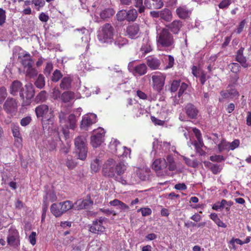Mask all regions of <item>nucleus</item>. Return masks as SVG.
I'll list each match as a JSON object with an SVG mask.
<instances>
[{
    "mask_svg": "<svg viewBox=\"0 0 251 251\" xmlns=\"http://www.w3.org/2000/svg\"><path fill=\"white\" fill-rule=\"evenodd\" d=\"M37 118H41L44 130H53L54 126L53 111L46 104H41L35 109Z\"/></svg>",
    "mask_w": 251,
    "mask_h": 251,
    "instance_id": "1",
    "label": "nucleus"
},
{
    "mask_svg": "<svg viewBox=\"0 0 251 251\" xmlns=\"http://www.w3.org/2000/svg\"><path fill=\"white\" fill-rule=\"evenodd\" d=\"M152 168L158 176H162L169 174V171H175L176 166L174 157L172 155H168L166 159L159 158L155 160Z\"/></svg>",
    "mask_w": 251,
    "mask_h": 251,
    "instance_id": "2",
    "label": "nucleus"
},
{
    "mask_svg": "<svg viewBox=\"0 0 251 251\" xmlns=\"http://www.w3.org/2000/svg\"><path fill=\"white\" fill-rule=\"evenodd\" d=\"M156 31V42L158 46L162 48H174V36L168 29L163 28L159 31V29L157 28Z\"/></svg>",
    "mask_w": 251,
    "mask_h": 251,
    "instance_id": "3",
    "label": "nucleus"
},
{
    "mask_svg": "<svg viewBox=\"0 0 251 251\" xmlns=\"http://www.w3.org/2000/svg\"><path fill=\"white\" fill-rule=\"evenodd\" d=\"M114 29L109 24H105L101 26L98 32V39L101 43L110 44L114 40Z\"/></svg>",
    "mask_w": 251,
    "mask_h": 251,
    "instance_id": "4",
    "label": "nucleus"
},
{
    "mask_svg": "<svg viewBox=\"0 0 251 251\" xmlns=\"http://www.w3.org/2000/svg\"><path fill=\"white\" fill-rule=\"evenodd\" d=\"M18 58L25 71L26 75L32 77L37 75V71L33 68L34 61L29 53L24 52L23 55L19 56Z\"/></svg>",
    "mask_w": 251,
    "mask_h": 251,
    "instance_id": "5",
    "label": "nucleus"
},
{
    "mask_svg": "<svg viewBox=\"0 0 251 251\" xmlns=\"http://www.w3.org/2000/svg\"><path fill=\"white\" fill-rule=\"evenodd\" d=\"M34 93L35 92L33 85L31 83L26 84L25 88L23 89L20 93V97L23 100V106H26L30 104L31 100L34 96Z\"/></svg>",
    "mask_w": 251,
    "mask_h": 251,
    "instance_id": "6",
    "label": "nucleus"
},
{
    "mask_svg": "<svg viewBox=\"0 0 251 251\" xmlns=\"http://www.w3.org/2000/svg\"><path fill=\"white\" fill-rule=\"evenodd\" d=\"M116 161L112 158L107 160L102 165V172L104 176L117 179L115 172Z\"/></svg>",
    "mask_w": 251,
    "mask_h": 251,
    "instance_id": "7",
    "label": "nucleus"
},
{
    "mask_svg": "<svg viewBox=\"0 0 251 251\" xmlns=\"http://www.w3.org/2000/svg\"><path fill=\"white\" fill-rule=\"evenodd\" d=\"M220 97L219 101L223 102L226 100H232L234 99H237L239 97V93L234 88H228L222 90L220 92Z\"/></svg>",
    "mask_w": 251,
    "mask_h": 251,
    "instance_id": "8",
    "label": "nucleus"
},
{
    "mask_svg": "<svg viewBox=\"0 0 251 251\" xmlns=\"http://www.w3.org/2000/svg\"><path fill=\"white\" fill-rule=\"evenodd\" d=\"M104 134V130L101 127L94 130L93 135L91 137L90 142L93 148H96L100 145L103 141Z\"/></svg>",
    "mask_w": 251,
    "mask_h": 251,
    "instance_id": "9",
    "label": "nucleus"
},
{
    "mask_svg": "<svg viewBox=\"0 0 251 251\" xmlns=\"http://www.w3.org/2000/svg\"><path fill=\"white\" fill-rule=\"evenodd\" d=\"M153 150L151 153H153L155 155L158 152L157 150H161L162 151L167 152L171 150L172 151H175L176 148L174 146L171 147L169 142L159 141L158 140L154 141L152 143Z\"/></svg>",
    "mask_w": 251,
    "mask_h": 251,
    "instance_id": "10",
    "label": "nucleus"
},
{
    "mask_svg": "<svg viewBox=\"0 0 251 251\" xmlns=\"http://www.w3.org/2000/svg\"><path fill=\"white\" fill-rule=\"evenodd\" d=\"M97 122V115L93 114H87L82 117L80 128L81 129L87 130L88 128Z\"/></svg>",
    "mask_w": 251,
    "mask_h": 251,
    "instance_id": "11",
    "label": "nucleus"
},
{
    "mask_svg": "<svg viewBox=\"0 0 251 251\" xmlns=\"http://www.w3.org/2000/svg\"><path fill=\"white\" fill-rule=\"evenodd\" d=\"M134 61L130 62L128 66L129 70L132 72L133 75L141 76L147 73V67L145 64L142 63L134 66Z\"/></svg>",
    "mask_w": 251,
    "mask_h": 251,
    "instance_id": "12",
    "label": "nucleus"
},
{
    "mask_svg": "<svg viewBox=\"0 0 251 251\" xmlns=\"http://www.w3.org/2000/svg\"><path fill=\"white\" fill-rule=\"evenodd\" d=\"M165 75L158 73L152 76L154 88L158 92L160 91L164 85L165 80Z\"/></svg>",
    "mask_w": 251,
    "mask_h": 251,
    "instance_id": "13",
    "label": "nucleus"
},
{
    "mask_svg": "<svg viewBox=\"0 0 251 251\" xmlns=\"http://www.w3.org/2000/svg\"><path fill=\"white\" fill-rule=\"evenodd\" d=\"M105 218L100 217L93 222L92 225L89 227V230L95 234H100L105 230V227L103 225V222Z\"/></svg>",
    "mask_w": 251,
    "mask_h": 251,
    "instance_id": "14",
    "label": "nucleus"
},
{
    "mask_svg": "<svg viewBox=\"0 0 251 251\" xmlns=\"http://www.w3.org/2000/svg\"><path fill=\"white\" fill-rule=\"evenodd\" d=\"M7 241L9 245L15 248L20 245L19 235L17 230L14 229L9 230Z\"/></svg>",
    "mask_w": 251,
    "mask_h": 251,
    "instance_id": "15",
    "label": "nucleus"
},
{
    "mask_svg": "<svg viewBox=\"0 0 251 251\" xmlns=\"http://www.w3.org/2000/svg\"><path fill=\"white\" fill-rule=\"evenodd\" d=\"M127 35L131 39H136L139 37L141 32L138 24L134 23L129 25L126 29Z\"/></svg>",
    "mask_w": 251,
    "mask_h": 251,
    "instance_id": "16",
    "label": "nucleus"
},
{
    "mask_svg": "<svg viewBox=\"0 0 251 251\" xmlns=\"http://www.w3.org/2000/svg\"><path fill=\"white\" fill-rule=\"evenodd\" d=\"M3 107L6 113H13L17 110V102L14 99L8 98L5 101Z\"/></svg>",
    "mask_w": 251,
    "mask_h": 251,
    "instance_id": "17",
    "label": "nucleus"
},
{
    "mask_svg": "<svg viewBox=\"0 0 251 251\" xmlns=\"http://www.w3.org/2000/svg\"><path fill=\"white\" fill-rule=\"evenodd\" d=\"M183 24L182 22L179 20H174L171 23L166 25V28L168 30L171 31L173 34H177L181 28L182 27Z\"/></svg>",
    "mask_w": 251,
    "mask_h": 251,
    "instance_id": "18",
    "label": "nucleus"
},
{
    "mask_svg": "<svg viewBox=\"0 0 251 251\" xmlns=\"http://www.w3.org/2000/svg\"><path fill=\"white\" fill-rule=\"evenodd\" d=\"M93 201L90 200H78L74 203L75 209L76 210H81L87 209L90 206L92 205Z\"/></svg>",
    "mask_w": 251,
    "mask_h": 251,
    "instance_id": "19",
    "label": "nucleus"
},
{
    "mask_svg": "<svg viewBox=\"0 0 251 251\" xmlns=\"http://www.w3.org/2000/svg\"><path fill=\"white\" fill-rule=\"evenodd\" d=\"M144 4L149 9H160L164 4L162 0H145Z\"/></svg>",
    "mask_w": 251,
    "mask_h": 251,
    "instance_id": "20",
    "label": "nucleus"
},
{
    "mask_svg": "<svg viewBox=\"0 0 251 251\" xmlns=\"http://www.w3.org/2000/svg\"><path fill=\"white\" fill-rule=\"evenodd\" d=\"M53 139H50L48 140L49 144L47 148L50 151H53L56 149L57 142L60 141V137L58 131L54 130L53 132Z\"/></svg>",
    "mask_w": 251,
    "mask_h": 251,
    "instance_id": "21",
    "label": "nucleus"
},
{
    "mask_svg": "<svg viewBox=\"0 0 251 251\" xmlns=\"http://www.w3.org/2000/svg\"><path fill=\"white\" fill-rule=\"evenodd\" d=\"M244 48L241 47L237 51L236 55V60L238 62L241 66L246 68L249 67V64L247 63V59L243 55Z\"/></svg>",
    "mask_w": 251,
    "mask_h": 251,
    "instance_id": "22",
    "label": "nucleus"
},
{
    "mask_svg": "<svg viewBox=\"0 0 251 251\" xmlns=\"http://www.w3.org/2000/svg\"><path fill=\"white\" fill-rule=\"evenodd\" d=\"M187 116L191 119H196L199 113V110L195 106L191 103H188L185 108Z\"/></svg>",
    "mask_w": 251,
    "mask_h": 251,
    "instance_id": "23",
    "label": "nucleus"
},
{
    "mask_svg": "<svg viewBox=\"0 0 251 251\" xmlns=\"http://www.w3.org/2000/svg\"><path fill=\"white\" fill-rule=\"evenodd\" d=\"M147 64L152 70H156L159 68L160 61L156 58L152 56H148L147 58Z\"/></svg>",
    "mask_w": 251,
    "mask_h": 251,
    "instance_id": "24",
    "label": "nucleus"
},
{
    "mask_svg": "<svg viewBox=\"0 0 251 251\" xmlns=\"http://www.w3.org/2000/svg\"><path fill=\"white\" fill-rule=\"evenodd\" d=\"M75 31L77 32L78 35H83V36L81 37V40L82 42L86 44V49L88 50L89 48L88 43L90 40L88 31L85 28H82L80 29H76L75 30Z\"/></svg>",
    "mask_w": 251,
    "mask_h": 251,
    "instance_id": "25",
    "label": "nucleus"
},
{
    "mask_svg": "<svg viewBox=\"0 0 251 251\" xmlns=\"http://www.w3.org/2000/svg\"><path fill=\"white\" fill-rule=\"evenodd\" d=\"M12 130L13 136L16 138L15 144L18 146H21L22 140L20 133L19 126L14 125L12 127Z\"/></svg>",
    "mask_w": 251,
    "mask_h": 251,
    "instance_id": "26",
    "label": "nucleus"
},
{
    "mask_svg": "<svg viewBox=\"0 0 251 251\" xmlns=\"http://www.w3.org/2000/svg\"><path fill=\"white\" fill-rule=\"evenodd\" d=\"M203 163L204 166L208 168L214 175L218 174L222 170V167L220 165L213 164L209 161H204Z\"/></svg>",
    "mask_w": 251,
    "mask_h": 251,
    "instance_id": "27",
    "label": "nucleus"
},
{
    "mask_svg": "<svg viewBox=\"0 0 251 251\" xmlns=\"http://www.w3.org/2000/svg\"><path fill=\"white\" fill-rule=\"evenodd\" d=\"M126 169V164L123 161H120L117 162L116 161L115 165V172L116 176L118 177V176H120L123 175Z\"/></svg>",
    "mask_w": 251,
    "mask_h": 251,
    "instance_id": "28",
    "label": "nucleus"
},
{
    "mask_svg": "<svg viewBox=\"0 0 251 251\" xmlns=\"http://www.w3.org/2000/svg\"><path fill=\"white\" fill-rule=\"evenodd\" d=\"M22 84L21 82L18 80H15L11 84L10 87V93L13 95H17V93L22 91Z\"/></svg>",
    "mask_w": 251,
    "mask_h": 251,
    "instance_id": "29",
    "label": "nucleus"
},
{
    "mask_svg": "<svg viewBox=\"0 0 251 251\" xmlns=\"http://www.w3.org/2000/svg\"><path fill=\"white\" fill-rule=\"evenodd\" d=\"M176 13L178 17L181 19H185L187 18L190 12L185 6H180L176 9Z\"/></svg>",
    "mask_w": 251,
    "mask_h": 251,
    "instance_id": "30",
    "label": "nucleus"
},
{
    "mask_svg": "<svg viewBox=\"0 0 251 251\" xmlns=\"http://www.w3.org/2000/svg\"><path fill=\"white\" fill-rule=\"evenodd\" d=\"M233 205V202L231 201H226L225 200H222L221 202H218L214 204L212 206V209L215 210H218L223 208L226 206L230 207Z\"/></svg>",
    "mask_w": 251,
    "mask_h": 251,
    "instance_id": "31",
    "label": "nucleus"
},
{
    "mask_svg": "<svg viewBox=\"0 0 251 251\" xmlns=\"http://www.w3.org/2000/svg\"><path fill=\"white\" fill-rule=\"evenodd\" d=\"M197 141H195L194 143V145L195 147V149L198 153L201 155H202L204 154V151H203L201 148L204 146V144L203 143V141L202 138L200 139H197ZM193 143L192 142L188 143V145L190 146L191 145H193Z\"/></svg>",
    "mask_w": 251,
    "mask_h": 251,
    "instance_id": "32",
    "label": "nucleus"
},
{
    "mask_svg": "<svg viewBox=\"0 0 251 251\" xmlns=\"http://www.w3.org/2000/svg\"><path fill=\"white\" fill-rule=\"evenodd\" d=\"M61 203H53L50 207V211L56 217H59L63 214Z\"/></svg>",
    "mask_w": 251,
    "mask_h": 251,
    "instance_id": "33",
    "label": "nucleus"
},
{
    "mask_svg": "<svg viewBox=\"0 0 251 251\" xmlns=\"http://www.w3.org/2000/svg\"><path fill=\"white\" fill-rule=\"evenodd\" d=\"M173 18L171 11L167 8L160 11V18L166 22H170Z\"/></svg>",
    "mask_w": 251,
    "mask_h": 251,
    "instance_id": "34",
    "label": "nucleus"
},
{
    "mask_svg": "<svg viewBox=\"0 0 251 251\" xmlns=\"http://www.w3.org/2000/svg\"><path fill=\"white\" fill-rule=\"evenodd\" d=\"M102 163V159L100 157L95 158L91 163V168L94 172H97L100 170V165Z\"/></svg>",
    "mask_w": 251,
    "mask_h": 251,
    "instance_id": "35",
    "label": "nucleus"
},
{
    "mask_svg": "<svg viewBox=\"0 0 251 251\" xmlns=\"http://www.w3.org/2000/svg\"><path fill=\"white\" fill-rule=\"evenodd\" d=\"M152 50V47L151 43L148 39L146 40V43H144L141 49L140 52L142 56H145L147 53L151 52Z\"/></svg>",
    "mask_w": 251,
    "mask_h": 251,
    "instance_id": "36",
    "label": "nucleus"
},
{
    "mask_svg": "<svg viewBox=\"0 0 251 251\" xmlns=\"http://www.w3.org/2000/svg\"><path fill=\"white\" fill-rule=\"evenodd\" d=\"M57 200V197L54 191L50 190L46 193V195L44 197L43 201L45 202H53L56 201Z\"/></svg>",
    "mask_w": 251,
    "mask_h": 251,
    "instance_id": "37",
    "label": "nucleus"
},
{
    "mask_svg": "<svg viewBox=\"0 0 251 251\" xmlns=\"http://www.w3.org/2000/svg\"><path fill=\"white\" fill-rule=\"evenodd\" d=\"M72 80L70 77H64L60 84V88L64 89H68L71 88Z\"/></svg>",
    "mask_w": 251,
    "mask_h": 251,
    "instance_id": "38",
    "label": "nucleus"
},
{
    "mask_svg": "<svg viewBox=\"0 0 251 251\" xmlns=\"http://www.w3.org/2000/svg\"><path fill=\"white\" fill-rule=\"evenodd\" d=\"M210 219L213 220L215 223L219 226V227H222L223 228L226 227V225L223 223L219 218L218 216V215L215 213H211L210 215Z\"/></svg>",
    "mask_w": 251,
    "mask_h": 251,
    "instance_id": "39",
    "label": "nucleus"
},
{
    "mask_svg": "<svg viewBox=\"0 0 251 251\" xmlns=\"http://www.w3.org/2000/svg\"><path fill=\"white\" fill-rule=\"evenodd\" d=\"M75 99V94L72 92H65L61 95V99L64 102H70Z\"/></svg>",
    "mask_w": 251,
    "mask_h": 251,
    "instance_id": "40",
    "label": "nucleus"
},
{
    "mask_svg": "<svg viewBox=\"0 0 251 251\" xmlns=\"http://www.w3.org/2000/svg\"><path fill=\"white\" fill-rule=\"evenodd\" d=\"M120 147V143L117 139H113L110 143L109 148L112 153L118 154V148Z\"/></svg>",
    "mask_w": 251,
    "mask_h": 251,
    "instance_id": "41",
    "label": "nucleus"
},
{
    "mask_svg": "<svg viewBox=\"0 0 251 251\" xmlns=\"http://www.w3.org/2000/svg\"><path fill=\"white\" fill-rule=\"evenodd\" d=\"M114 14V10L111 8H107L102 10L100 13V16L102 20L110 18Z\"/></svg>",
    "mask_w": 251,
    "mask_h": 251,
    "instance_id": "42",
    "label": "nucleus"
},
{
    "mask_svg": "<svg viewBox=\"0 0 251 251\" xmlns=\"http://www.w3.org/2000/svg\"><path fill=\"white\" fill-rule=\"evenodd\" d=\"M61 203V208H62L63 214L71 209L74 206V203L70 201H66L60 202Z\"/></svg>",
    "mask_w": 251,
    "mask_h": 251,
    "instance_id": "43",
    "label": "nucleus"
},
{
    "mask_svg": "<svg viewBox=\"0 0 251 251\" xmlns=\"http://www.w3.org/2000/svg\"><path fill=\"white\" fill-rule=\"evenodd\" d=\"M75 146L76 149L86 147L85 138L82 136H78L75 140Z\"/></svg>",
    "mask_w": 251,
    "mask_h": 251,
    "instance_id": "44",
    "label": "nucleus"
},
{
    "mask_svg": "<svg viewBox=\"0 0 251 251\" xmlns=\"http://www.w3.org/2000/svg\"><path fill=\"white\" fill-rule=\"evenodd\" d=\"M126 20L128 21H133L137 17V12L135 9H131L126 11Z\"/></svg>",
    "mask_w": 251,
    "mask_h": 251,
    "instance_id": "45",
    "label": "nucleus"
},
{
    "mask_svg": "<svg viewBox=\"0 0 251 251\" xmlns=\"http://www.w3.org/2000/svg\"><path fill=\"white\" fill-rule=\"evenodd\" d=\"M76 152L78 154V158L82 160H84L86 157H87V148H81L79 149H76Z\"/></svg>",
    "mask_w": 251,
    "mask_h": 251,
    "instance_id": "46",
    "label": "nucleus"
},
{
    "mask_svg": "<svg viewBox=\"0 0 251 251\" xmlns=\"http://www.w3.org/2000/svg\"><path fill=\"white\" fill-rule=\"evenodd\" d=\"M35 86L40 89L44 87L45 84V78L42 75H39L35 82Z\"/></svg>",
    "mask_w": 251,
    "mask_h": 251,
    "instance_id": "47",
    "label": "nucleus"
},
{
    "mask_svg": "<svg viewBox=\"0 0 251 251\" xmlns=\"http://www.w3.org/2000/svg\"><path fill=\"white\" fill-rule=\"evenodd\" d=\"M47 99V93L45 91H41L36 97L35 100L36 102L45 101Z\"/></svg>",
    "mask_w": 251,
    "mask_h": 251,
    "instance_id": "48",
    "label": "nucleus"
},
{
    "mask_svg": "<svg viewBox=\"0 0 251 251\" xmlns=\"http://www.w3.org/2000/svg\"><path fill=\"white\" fill-rule=\"evenodd\" d=\"M135 108L133 109V112L135 113L137 117L141 116L145 112V110L141 108V105L137 103H135L134 105Z\"/></svg>",
    "mask_w": 251,
    "mask_h": 251,
    "instance_id": "49",
    "label": "nucleus"
},
{
    "mask_svg": "<svg viewBox=\"0 0 251 251\" xmlns=\"http://www.w3.org/2000/svg\"><path fill=\"white\" fill-rule=\"evenodd\" d=\"M183 159L185 163L189 167L195 168L198 165V162L196 160H191L190 158L183 156Z\"/></svg>",
    "mask_w": 251,
    "mask_h": 251,
    "instance_id": "50",
    "label": "nucleus"
},
{
    "mask_svg": "<svg viewBox=\"0 0 251 251\" xmlns=\"http://www.w3.org/2000/svg\"><path fill=\"white\" fill-rule=\"evenodd\" d=\"M127 44V40L125 38H117L114 42V44L115 46H116L118 48H121L124 45H126Z\"/></svg>",
    "mask_w": 251,
    "mask_h": 251,
    "instance_id": "51",
    "label": "nucleus"
},
{
    "mask_svg": "<svg viewBox=\"0 0 251 251\" xmlns=\"http://www.w3.org/2000/svg\"><path fill=\"white\" fill-rule=\"evenodd\" d=\"M218 146L219 152H220L225 150L229 151L228 142H227L225 140H223Z\"/></svg>",
    "mask_w": 251,
    "mask_h": 251,
    "instance_id": "52",
    "label": "nucleus"
},
{
    "mask_svg": "<svg viewBox=\"0 0 251 251\" xmlns=\"http://www.w3.org/2000/svg\"><path fill=\"white\" fill-rule=\"evenodd\" d=\"M164 60L168 62V65L165 69H167L172 68L174 64V58L171 55H167L164 57Z\"/></svg>",
    "mask_w": 251,
    "mask_h": 251,
    "instance_id": "53",
    "label": "nucleus"
},
{
    "mask_svg": "<svg viewBox=\"0 0 251 251\" xmlns=\"http://www.w3.org/2000/svg\"><path fill=\"white\" fill-rule=\"evenodd\" d=\"M68 122L69 123V127L71 129H74L75 127L76 119L75 116L74 114H71L68 118Z\"/></svg>",
    "mask_w": 251,
    "mask_h": 251,
    "instance_id": "54",
    "label": "nucleus"
},
{
    "mask_svg": "<svg viewBox=\"0 0 251 251\" xmlns=\"http://www.w3.org/2000/svg\"><path fill=\"white\" fill-rule=\"evenodd\" d=\"M117 20L118 21H123L125 19L126 20L127 13L125 10H122L118 12L116 15Z\"/></svg>",
    "mask_w": 251,
    "mask_h": 251,
    "instance_id": "55",
    "label": "nucleus"
},
{
    "mask_svg": "<svg viewBox=\"0 0 251 251\" xmlns=\"http://www.w3.org/2000/svg\"><path fill=\"white\" fill-rule=\"evenodd\" d=\"M135 6L138 8V11L142 13L144 12L145 6L143 5V0H135Z\"/></svg>",
    "mask_w": 251,
    "mask_h": 251,
    "instance_id": "56",
    "label": "nucleus"
},
{
    "mask_svg": "<svg viewBox=\"0 0 251 251\" xmlns=\"http://www.w3.org/2000/svg\"><path fill=\"white\" fill-rule=\"evenodd\" d=\"M7 96L6 89L4 87L0 88V104H1Z\"/></svg>",
    "mask_w": 251,
    "mask_h": 251,
    "instance_id": "57",
    "label": "nucleus"
},
{
    "mask_svg": "<svg viewBox=\"0 0 251 251\" xmlns=\"http://www.w3.org/2000/svg\"><path fill=\"white\" fill-rule=\"evenodd\" d=\"M62 76L60 71L56 70L53 73L52 80L54 82L58 81Z\"/></svg>",
    "mask_w": 251,
    "mask_h": 251,
    "instance_id": "58",
    "label": "nucleus"
},
{
    "mask_svg": "<svg viewBox=\"0 0 251 251\" xmlns=\"http://www.w3.org/2000/svg\"><path fill=\"white\" fill-rule=\"evenodd\" d=\"M229 66L231 71L234 73H237L240 71V66L238 63H232Z\"/></svg>",
    "mask_w": 251,
    "mask_h": 251,
    "instance_id": "59",
    "label": "nucleus"
},
{
    "mask_svg": "<svg viewBox=\"0 0 251 251\" xmlns=\"http://www.w3.org/2000/svg\"><path fill=\"white\" fill-rule=\"evenodd\" d=\"M138 211L141 212L142 215L144 217L150 215L152 213L151 209L148 207L141 208Z\"/></svg>",
    "mask_w": 251,
    "mask_h": 251,
    "instance_id": "60",
    "label": "nucleus"
},
{
    "mask_svg": "<svg viewBox=\"0 0 251 251\" xmlns=\"http://www.w3.org/2000/svg\"><path fill=\"white\" fill-rule=\"evenodd\" d=\"M210 160L213 162H220L225 160L224 157L222 155H215L211 156L210 157Z\"/></svg>",
    "mask_w": 251,
    "mask_h": 251,
    "instance_id": "61",
    "label": "nucleus"
},
{
    "mask_svg": "<svg viewBox=\"0 0 251 251\" xmlns=\"http://www.w3.org/2000/svg\"><path fill=\"white\" fill-rule=\"evenodd\" d=\"M239 141L238 140H234L231 143L228 142V148L229 150H233L239 146Z\"/></svg>",
    "mask_w": 251,
    "mask_h": 251,
    "instance_id": "62",
    "label": "nucleus"
},
{
    "mask_svg": "<svg viewBox=\"0 0 251 251\" xmlns=\"http://www.w3.org/2000/svg\"><path fill=\"white\" fill-rule=\"evenodd\" d=\"M231 2L230 0H223L219 4V7L221 9L227 8Z\"/></svg>",
    "mask_w": 251,
    "mask_h": 251,
    "instance_id": "63",
    "label": "nucleus"
},
{
    "mask_svg": "<svg viewBox=\"0 0 251 251\" xmlns=\"http://www.w3.org/2000/svg\"><path fill=\"white\" fill-rule=\"evenodd\" d=\"M180 86V81L179 80H174L173 81L170 90L171 92H176L178 87Z\"/></svg>",
    "mask_w": 251,
    "mask_h": 251,
    "instance_id": "64",
    "label": "nucleus"
}]
</instances>
